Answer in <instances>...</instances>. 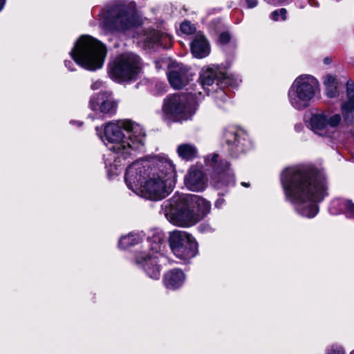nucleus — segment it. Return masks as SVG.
Returning a JSON list of instances; mask_svg holds the SVG:
<instances>
[{
	"instance_id": "f257e3e1",
	"label": "nucleus",
	"mask_w": 354,
	"mask_h": 354,
	"mask_svg": "<svg viewBox=\"0 0 354 354\" xmlns=\"http://www.w3.org/2000/svg\"><path fill=\"white\" fill-rule=\"evenodd\" d=\"M124 180L136 194L151 201L161 200L171 192L175 184V167L167 157L154 156L130 165Z\"/></svg>"
},
{
	"instance_id": "f03ea898",
	"label": "nucleus",
	"mask_w": 354,
	"mask_h": 354,
	"mask_svg": "<svg viewBox=\"0 0 354 354\" xmlns=\"http://www.w3.org/2000/svg\"><path fill=\"white\" fill-rule=\"evenodd\" d=\"M281 183L286 200L304 217L315 216L317 203L328 195L325 176L305 167L286 168L281 174Z\"/></svg>"
},
{
	"instance_id": "7ed1b4c3",
	"label": "nucleus",
	"mask_w": 354,
	"mask_h": 354,
	"mask_svg": "<svg viewBox=\"0 0 354 354\" xmlns=\"http://www.w3.org/2000/svg\"><path fill=\"white\" fill-rule=\"evenodd\" d=\"M97 136L107 148L117 156L118 160L114 163L106 162L108 173L117 175L122 160L133 156L142 149L145 141V132L138 124L130 120H116L106 123L103 127V134L100 127L95 128Z\"/></svg>"
},
{
	"instance_id": "20e7f679",
	"label": "nucleus",
	"mask_w": 354,
	"mask_h": 354,
	"mask_svg": "<svg viewBox=\"0 0 354 354\" xmlns=\"http://www.w3.org/2000/svg\"><path fill=\"white\" fill-rule=\"evenodd\" d=\"M210 203L194 194H184L165 201L162 210L167 219L179 227L195 225L210 211Z\"/></svg>"
},
{
	"instance_id": "39448f33",
	"label": "nucleus",
	"mask_w": 354,
	"mask_h": 354,
	"mask_svg": "<svg viewBox=\"0 0 354 354\" xmlns=\"http://www.w3.org/2000/svg\"><path fill=\"white\" fill-rule=\"evenodd\" d=\"M73 60L82 68L95 71L102 67L106 55L105 46L89 35H82L70 53Z\"/></svg>"
},
{
	"instance_id": "423d86ee",
	"label": "nucleus",
	"mask_w": 354,
	"mask_h": 354,
	"mask_svg": "<svg viewBox=\"0 0 354 354\" xmlns=\"http://www.w3.org/2000/svg\"><path fill=\"white\" fill-rule=\"evenodd\" d=\"M320 91L319 82L313 75L303 74L292 83L288 91V100L290 105L297 110L308 107Z\"/></svg>"
},
{
	"instance_id": "0eeeda50",
	"label": "nucleus",
	"mask_w": 354,
	"mask_h": 354,
	"mask_svg": "<svg viewBox=\"0 0 354 354\" xmlns=\"http://www.w3.org/2000/svg\"><path fill=\"white\" fill-rule=\"evenodd\" d=\"M140 59L133 53H125L115 57L109 64L111 79L124 82L133 79L140 71Z\"/></svg>"
},
{
	"instance_id": "6e6552de",
	"label": "nucleus",
	"mask_w": 354,
	"mask_h": 354,
	"mask_svg": "<svg viewBox=\"0 0 354 354\" xmlns=\"http://www.w3.org/2000/svg\"><path fill=\"white\" fill-rule=\"evenodd\" d=\"M169 242L174 254L181 260L187 261L197 254L198 243L193 236L186 232H171Z\"/></svg>"
},
{
	"instance_id": "1a4fd4ad",
	"label": "nucleus",
	"mask_w": 354,
	"mask_h": 354,
	"mask_svg": "<svg viewBox=\"0 0 354 354\" xmlns=\"http://www.w3.org/2000/svg\"><path fill=\"white\" fill-rule=\"evenodd\" d=\"M164 113L176 121L187 120L195 113L196 108L188 101L185 95H171L164 101Z\"/></svg>"
},
{
	"instance_id": "9d476101",
	"label": "nucleus",
	"mask_w": 354,
	"mask_h": 354,
	"mask_svg": "<svg viewBox=\"0 0 354 354\" xmlns=\"http://www.w3.org/2000/svg\"><path fill=\"white\" fill-rule=\"evenodd\" d=\"M342 118L339 114H314L310 120V128L316 134L328 136L340 123Z\"/></svg>"
},
{
	"instance_id": "9b49d317",
	"label": "nucleus",
	"mask_w": 354,
	"mask_h": 354,
	"mask_svg": "<svg viewBox=\"0 0 354 354\" xmlns=\"http://www.w3.org/2000/svg\"><path fill=\"white\" fill-rule=\"evenodd\" d=\"M89 107L103 115H111L115 112L117 104L111 97V93L106 91L92 96Z\"/></svg>"
},
{
	"instance_id": "f8f14e48",
	"label": "nucleus",
	"mask_w": 354,
	"mask_h": 354,
	"mask_svg": "<svg viewBox=\"0 0 354 354\" xmlns=\"http://www.w3.org/2000/svg\"><path fill=\"white\" fill-rule=\"evenodd\" d=\"M136 262L152 279H158L160 276L161 266L158 256H149L145 252H140L136 257Z\"/></svg>"
},
{
	"instance_id": "ddd939ff",
	"label": "nucleus",
	"mask_w": 354,
	"mask_h": 354,
	"mask_svg": "<svg viewBox=\"0 0 354 354\" xmlns=\"http://www.w3.org/2000/svg\"><path fill=\"white\" fill-rule=\"evenodd\" d=\"M167 77L171 86L176 89L182 88L191 80L188 69L182 64H174L171 66Z\"/></svg>"
},
{
	"instance_id": "4468645a",
	"label": "nucleus",
	"mask_w": 354,
	"mask_h": 354,
	"mask_svg": "<svg viewBox=\"0 0 354 354\" xmlns=\"http://www.w3.org/2000/svg\"><path fill=\"white\" fill-rule=\"evenodd\" d=\"M200 80L201 86L204 90H207V93L211 91L208 87L214 86L216 82V86H218L219 84H225V85L231 86H235L238 84L236 80L233 82L232 77L229 75L223 76V80L220 82L217 70L211 68L202 71L200 75Z\"/></svg>"
},
{
	"instance_id": "2eb2a0df",
	"label": "nucleus",
	"mask_w": 354,
	"mask_h": 354,
	"mask_svg": "<svg viewBox=\"0 0 354 354\" xmlns=\"http://www.w3.org/2000/svg\"><path fill=\"white\" fill-rule=\"evenodd\" d=\"M185 187L192 192L203 191L207 187V179L200 169L192 167L184 178Z\"/></svg>"
},
{
	"instance_id": "dca6fc26",
	"label": "nucleus",
	"mask_w": 354,
	"mask_h": 354,
	"mask_svg": "<svg viewBox=\"0 0 354 354\" xmlns=\"http://www.w3.org/2000/svg\"><path fill=\"white\" fill-rule=\"evenodd\" d=\"M244 136L245 133L241 130L234 127L227 128L223 132V139L234 153L243 151Z\"/></svg>"
},
{
	"instance_id": "f3484780",
	"label": "nucleus",
	"mask_w": 354,
	"mask_h": 354,
	"mask_svg": "<svg viewBox=\"0 0 354 354\" xmlns=\"http://www.w3.org/2000/svg\"><path fill=\"white\" fill-rule=\"evenodd\" d=\"M185 279V274L182 270L174 268L164 274L162 282L167 289L175 290L183 285Z\"/></svg>"
},
{
	"instance_id": "a211bd4d",
	"label": "nucleus",
	"mask_w": 354,
	"mask_h": 354,
	"mask_svg": "<svg viewBox=\"0 0 354 354\" xmlns=\"http://www.w3.org/2000/svg\"><path fill=\"white\" fill-rule=\"evenodd\" d=\"M223 165V169L221 171H215L212 176V183L218 189L234 184V176L228 167V163L225 162Z\"/></svg>"
},
{
	"instance_id": "6ab92c4d",
	"label": "nucleus",
	"mask_w": 354,
	"mask_h": 354,
	"mask_svg": "<svg viewBox=\"0 0 354 354\" xmlns=\"http://www.w3.org/2000/svg\"><path fill=\"white\" fill-rule=\"evenodd\" d=\"M192 55L196 58H203L210 53L208 41L203 35L197 34L191 44Z\"/></svg>"
},
{
	"instance_id": "aec40b11",
	"label": "nucleus",
	"mask_w": 354,
	"mask_h": 354,
	"mask_svg": "<svg viewBox=\"0 0 354 354\" xmlns=\"http://www.w3.org/2000/svg\"><path fill=\"white\" fill-rule=\"evenodd\" d=\"M138 19L134 12H122L114 20V26L119 30H125L135 26Z\"/></svg>"
},
{
	"instance_id": "412c9836",
	"label": "nucleus",
	"mask_w": 354,
	"mask_h": 354,
	"mask_svg": "<svg viewBox=\"0 0 354 354\" xmlns=\"http://www.w3.org/2000/svg\"><path fill=\"white\" fill-rule=\"evenodd\" d=\"M163 236L160 234H153L152 236H150L147 239V247L149 250V252H147V250L142 251V252H145L146 254L149 256H158V259L161 257L160 251L162 250V248L163 245Z\"/></svg>"
},
{
	"instance_id": "4be33fe9",
	"label": "nucleus",
	"mask_w": 354,
	"mask_h": 354,
	"mask_svg": "<svg viewBox=\"0 0 354 354\" xmlns=\"http://www.w3.org/2000/svg\"><path fill=\"white\" fill-rule=\"evenodd\" d=\"M176 151L180 158L187 161L194 160L198 155L196 147L191 143H183L179 145L177 147Z\"/></svg>"
},
{
	"instance_id": "5701e85b",
	"label": "nucleus",
	"mask_w": 354,
	"mask_h": 354,
	"mask_svg": "<svg viewBox=\"0 0 354 354\" xmlns=\"http://www.w3.org/2000/svg\"><path fill=\"white\" fill-rule=\"evenodd\" d=\"M338 205L342 206V212L346 217L354 219V203L352 201L348 199L342 200L341 201L339 200L333 201L330 207L332 213L335 214V212L333 211V208Z\"/></svg>"
},
{
	"instance_id": "b1692460",
	"label": "nucleus",
	"mask_w": 354,
	"mask_h": 354,
	"mask_svg": "<svg viewBox=\"0 0 354 354\" xmlns=\"http://www.w3.org/2000/svg\"><path fill=\"white\" fill-rule=\"evenodd\" d=\"M346 96L348 100L342 105V111L345 114L351 113L354 109V84L353 82H347Z\"/></svg>"
},
{
	"instance_id": "393cba45",
	"label": "nucleus",
	"mask_w": 354,
	"mask_h": 354,
	"mask_svg": "<svg viewBox=\"0 0 354 354\" xmlns=\"http://www.w3.org/2000/svg\"><path fill=\"white\" fill-rule=\"evenodd\" d=\"M142 239V236L138 233H130L126 236H123L119 241L118 245L122 249H127L131 246H133Z\"/></svg>"
},
{
	"instance_id": "a878e982",
	"label": "nucleus",
	"mask_w": 354,
	"mask_h": 354,
	"mask_svg": "<svg viewBox=\"0 0 354 354\" xmlns=\"http://www.w3.org/2000/svg\"><path fill=\"white\" fill-rule=\"evenodd\" d=\"M287 10L285 8L274 10L271 12L270 18L274 21H279L280 19L283 21L286 19Z\"/></svg>"
},
{
	"instance_id": "bb28decb",
	"label": "nucleus",
	"mask_w": 354,
	"mask_h": 354,
	"mask_svg": "<svg viewBox=\"0 0 354 354\" xmlns=\"http://www.w3.org/2000/svg\"><path fill=\"white\" fill-rule=\"evenodd\" d=\"M195 30V27L189 21H185L180 25V30L185 34L191 35Z\"/></svg>"
},
{
	"instance_id": "cd10ccee",
	"label": "nucleus",
	"mask_w": 354,
	"mask_h": 354,
	"mask_svg": "<svg viewBox=\"0 0 354 354\" xmlns=\"http://www.w3.org/2000/svg\"><path fill=\"white\" fill-rule=\"evenodd\" d=\"M324 84L326 87L333 86L339 84L336 77L333 75H326L325 77Z\"/></svg>"
},
{
	"instance_id": "c85d7f7f",
	"label": "nucleus",
	"mask_w": 354,
	"mask_h": 354,
	"mask_svg": "<svg viewBox=\"0 0 354 354\" xmlns=\"http://www.w3.org/2000/svg\"><path fill=\"white\" fill-rule=\"evenodd\" d=\"M326 354H346L342 346L333 345L327 350Z\"/></svg>"
},
{
	"instance_id": "c756f323",
	"label": "nucleus",
	"mask_w": 354,
	"mask_h": 354,
	"mask_svg": "<svg viewBox=\"0 0 354 354\" xmlns=\"http://www.w3.org/2000/svg\"><path fill=\"white\" fill-rule=\"evenodd\" d=\"M326 95L328 97L333 98L338 94V85L326 87Z\"/></svg>"
},
{
	"instance_id": "7c9ffc66",
	"label": "nucleus",
	"mask_w": 354,
	"mask_h": 354,
	"mask_svg": "<svg viewBox=\"0 0 354 354\" xmlns=\"http://www.w3.org/2000/svg\"><path fill=\"white\" fill-rule=\"evenodd\" d=\"M198 229L201 232H209L214 230V228L211 225L206 223L201 224L198 227Z\"/></svg>"
},
{
	"instance_id": "2f4dec72",
	"label": "nucleus",
	"mask_w": 354,
	"mask_h": 354,
	"mask_svg": "<svg viewBox=\"0 0 354 354\" xmlns=\"http://www.w3.org/2000/svg\"><path fill=\"white\" fill-rule=\"evenodd\" d=\"M218 159V155L217 153H214L210 156H207L205 158V161L207 165H211L212 164L216 163Z\"/></svg>"
},
{
	"instance_id": "473e14b6",
	"label": "nucleus",
	"mask_w": 354,
	"mask_h": 354,
	"mask_svg": "<svg viewBox=\"0 0 354 354\" xmlns=\"http://www.w3.org/2000/svg\"><path fill=\"white\" fill-rule=\"evenodd\" d=\"M230 35L228 32H224L220 35L219 41L221 44H227L230 41Z\"/></svg>"
},
{
	"instance_id": "72a5a7b5",
	"label": "nucleus",
	"mask_w": 354,
	"mask_h": 354,
	"mask_svg": "<svg viewBox=\"0 0 354 354\" xmlns=\"http://www.w3.org/2000/svg\"><path fill=\"white\" fill-rule=\"evenodd\" d=\"M267 3L272 5L283 4L290 2L292 0H266Z\"/></svg>"
},
{
	"instance_id": "f704fd0d",
	"label": "nucleus",
	"mask_w": 354,
	"mask_h": 354,
	"mask_svg": "<svg viewBox=\"0 0 354 354\" xmlns=\"http://www.w3.org/2000/svg\"><path fill=\"white\" fill-rule=\"evenodd\" d=\"M245 3L248 8H253L257 5V0H245Z\"/></svg>"
},
{
	"instance_id": "c9c22d12",
	"label": "nucleus",
	"mask_w": 354,
	"mask_h": 354,
	"mask_svg": "<svg viewBox=\"0 0 354 354\" xmlns=\"http://www.w3.org/2000/svg\"><path fill=\"white\" fill-rule=\"evenodd\" d=\"M102 86V82L101 81H95L91 84V88L93 90L99 89Z\"/></svg>"
},
{
	"instance_id": "e433bc0d",
	"label": "nucleus",
	"mask_w": 354,
	"mask_h": 354,
	"mask_svg": "<svg viewBox=\"0 0 354 354\" xmlns=\"http://www.w3.org/2000/svg\"><path fill=\"white\" fill-rule=\"evenodd\" d=\"M73 65V63L71 61H65V66L71 71H74V69L71 68Z\"/></svg>"
},
{
	"instance_id": "4c0bfd02",
	"label": "nucleus",
	"mask_w": 354,
	"mask_h": 354,
	"mask_svg": "<svg viewBox=\"0 0 354 354\" xmlns=\"http://www.w3.org/2000/svg\"><path fill=\"white\" fill-rule=\"evenodd\" d=\"M5 3H6V0H0V11L4 7Z\"/></svg>"
},
{
	"instance_id": "58836bf2",
	"label": "nucleus",
	"mask_w": 354,
	"mask_h": 354,
	"mask_svg": "<svg viewBox=\"0 0 354 354\" xmlns=\"http://www.w3.org/2000/svg\"><path fill=\"white\" fill-rule=\"evenodd\" d=\"M191 95L194 97H196V95L197 94L198 95H201V91H198L197 93L195 92V93H190Z\"/></svg>"
},
{
	"instance_id": "ea45409f",
	"label": "nucleus",
	"mask_w": 354,
	"mask_h": 354,
	"mask_svg": "<svg viewBox=\"0 0 354 354\" xmlns=\"http://www.w3.org/2000/svg\"><path fill=\"white\" fill-rule=\"evenodd\" d=\"M324 63L326 64H328L331 62V60L330 58H325L324 60Z\"/></svg>"
},
{
	"instance_id": "a19ab883",
	"label": "nucleus",
	"mask_w": 354,
	"mask_h": 354,
	"mask_svg": "<svg viewBox=\"0 0 354 354\" xmlns=\"http://www.w3.org/2000/svg\"><path fill=\"white\" fill-rule=\"evenodd\" d=\"M241 185L244 187H249V185L246 183H242Z\"/></svg>"
},
{
	"instance_id": "79ce46f5",
	"label": "nucleus",
	"mask_w": 354,
	"mask_h": 354,
	"mask_svg": "<svg viewBox=\"0 0 354 354\" xmlns=\"http://www.w3.org/2000/svg\"><path fill=\"white\" fill-rule=\"evenodd\" d=\"M218 203H219V201H216V206H218Z\"/></svg>"
},
{
	"instance_id": "37998d69",
	"label": "nucleus",
	"mask_w": 354,
	"mask_h": 354,
	"mask_svg": "<svg viewBox=\"0 0 354 354\" xmlns=\"http://www.w3.org/2000/svg\"><path fill=\"white\" fill-rule=\"evenodd\" d=\"M349 354H354V350L352 351Z\"/></svg>"
}]
</instances>
